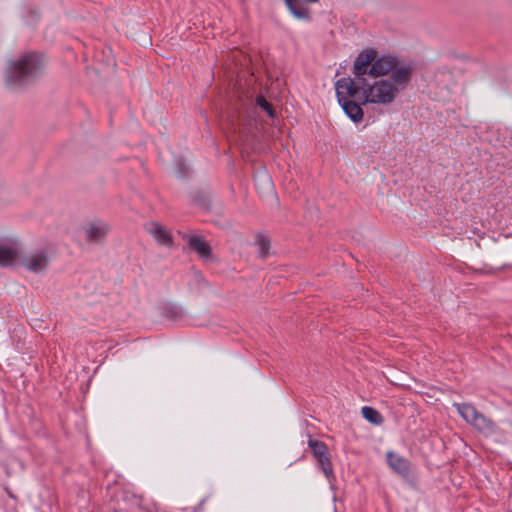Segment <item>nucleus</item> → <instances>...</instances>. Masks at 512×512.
Here are the masks:
<instances>
[{
  "label": "nucleus",
  "mask_w": 512,
  "mask_h": 512,
  "mask_svg": "<svg viewBox=\"0 0 512 512\" xmlns=\"http://www.w3.org/2000/svg\"><path fill=\"white\" fill-rule=\"evenodd\" d=\"M412 64L400 61L389 71L388 78H380L366 84H358L357 88L363 97V104L389 105L399 93L406 89L413 75Z\"/></svg>",
  "instance_id": "nucleus-1"
},
{
  "label": "nucleus",
  "mask_w": 512,
  "mask_h": 512,
  "mask_svg": "<svg viewBox=\"0 0 512 512\" xmlns=\"http://www.w3.org/2000/svg\"><path fill=\"white\" fill-rule=\"evenodd\" d=\"M400 61L388 55L377 57V52L374 49H366L359 53L354 61L352 82L357 86L366 84V75L374 78L387 76L389 71Z\"/></svg>",
  "instance_id": "nucleus-2"
},
{
  "label": "nucleus",
  "mask_w": 512,
  "mask_h": 512,
  "mask_svg": "<svg viewBox=\"0 0 512 512\" xmlns=\"http://www.w3.org/2000/svg\"><path fill=\"white\" fill-rule=\"evenodd\" d=\"M41 54L26 52L18 60L10 61L5 73L6 86L17 90L31 83L41 72Z\"/></svg>",
  "instance_id": "nucleus-3"
},
{
  "label": "nucleus",
  "mask_w": 512,
  "mask_h": 512,
  "mask_svg": "<svg viewBox=\"0 0 512 512\" xmlns=\"http://www.w3.org/2000/svg\"><path fill=\"white\" fill-rule=\"evenodd\" d=\"M338 102L345 114L354 122H360L363 119V97L359 89L352 82V78H341L335 83Z\"/></svg>",
  "instance_id": "nucleus-4"
},
{
  "label": "nucleus",
  "mask_w": 512,
  "mask_h": 512,
  "mask_svg": "<svg viewBox=\"0 0 512 512\" xmlns=\"http://www.w3.org/2000/svg\"><path fill=\"white\" fill-rule=\"evenodd\" d=\"M460 416L478 432L485 436H492L498 432L496 424L487 416L477 411V409L469 403H454Z\"/></svg>",
  "instance_id": "nucleus-5"
},
{
  "label": "nucleus",
  "mask_w": 512,
  "mask_h": 512,
  "mask_svg": "<svg viewBox=\"0 0 512 512\" xmlns=\"http://www.w3.org/2000/svg\"><path fill=\"white\" fill-rule=\"evenodd\" d=\"M110 231V226L99 219L91 221L85 228V240L90 243L102 242Z\"/></svg>",
  "instance_id": "nucleus-6"
},
{
  "label": "nucleus",
  "mask_w": 512,
  "mask_h": 512,
  "mask_svg": "<svg viewBox=\"0 0 512 512\" xmlns=\"http://www.w3.org/2000/svg\"><path fill=\"white\" fill-rule=\"evenodd\" d=\"M49 259L44 251H37L21 258V265L32 273H41L48 267Z\"/></svg>",
  "instance_id": "nucleus-7"
},
{
  "label": "nucleus",
  "mask_w": 512,
  "mask_h": 512,
  "mask_svg": "<svg viewBox=\"0 0 512 512\" xmlns=\"http://www.w3.org/2000/svg\"><path fill=\"white\" fill-rule=\"evenodd\" d=\"M182 238L187 242L188 247L196 252L202 260H208L211 257V247L202 236L183 234Z\"/></svg>",
  "instance_id": "nucleus-8"
},
{
  "label": "nucleus",
  "mask_w": 512,
  "mask_h": 512,
  "mask_svg": "<svg viewBox=\"0 0 512 512\" xmlns=\"http://www.w3.org/2000/svg\"><path fill=\"white\" fill-rule=\"evenodd\" d=\"M284 4L290 15L296 20L310 22L312 20L311 9L303 0H284Z\"/></svg>",
  "instance_id": "nucleus-9"
},
{
  "label": "nucleus",
  "mask_w": 512,
  "mask_h": 512,
  "mask_svg": "<svg viewBox=\"0 0 512 512\" xmlns=\"http://www.w3.org/2000/svg\"><path fill=\"white\" fill-rule=\"evenodd\" d=\"M147 231L155 238L158 244L172 246L173 237L170 230L166 229L160 223L155 221L150 222Z\"/></svg>",
  "instance_id": "nucleus-10"
},
{
  "label": "nucleus",
  "mask_w": 512,
  "mask_h": 512,
  "mask_svg": "<svg viewBox=\"0 0 512 512\" xmlns=\"http://www.w3.org/2000/svg\"><path fill=\"white\" fill-rule=\"evenodd\" d=\"M387 462L389 467L397 474L401 476H407L409 474V461L401 455L389 451L387 452Z\"/></svg>",
  "instance_id": "nucleus-11"
},
{
  "label": "nucleus",
  "mask_w": 512,
  "mask_h": 512,
  "mask_svg": "<svg viewBox=\"0 0 512 512\" xmlns=\"http://www.w3.org/2000/svg\"><path fill=\"white\" fill-rule=\"evenodd\" d=\"M159 313L162 317L174 322L181 320L186 315L180 305L172 302H165L160 305Z\"/></svg>",
  "instance_id": "nucleus-12"
},
{
  "label": "nucleus",
  "mask_w": 512,
  "mask_h": 512,
  "mask_svg": "<svg viewBox=\"0 0 512 512\" xmlns=\"http://www.w3.org/2000/svg\"><path fill=\"white\" fill-rule=\"evenodd\" d=\"M18 257V252L15 248L0 244V266L11 267L14 265Z\"/></svg>",
  "instance_id": "nucleus-13"
},
{
  "label": "nucleus",
  "mask_w": 512,
  "mask_h": 512,
  "mask_svg": "<svg viewBox=\"0 0 512 512\" xmlns=\"http://www.w3.org/2000/svg\"><path fill=\"white\" fill-rule=\"evenodd\" d=\"M255 246L257 247L259 257L264 259L270 251V239L263 234H258L255 238Z\"/></svg>",
  "instance_id": "nucleus-14"
},
{
  "label": "nucleus",
  "mask_w": 512,
  "mask_h": 512,
  "mask_svg": "<svg viewBox=\"0 0 512 512\" xmlns=\"http://www.w3.org/2000/svg\"><path fill=\"white\" fill-rule=\"evenodd\" d=\"M362 416L370 423L379 425L383 422L382 415L373 407L364 406L361 409Z\"/></svg>",
  "instance_id": "nucleus-15"
},
{
  "label": "nucleus",
  "mask_w": 512,
  "mask_h": 512,
  "mask_svg": "<svg viewBox=\"0 0 512 512\" xmlns=\"http://www.w3.org/2000/svg\"><path fill=\"white\" fill-rule=\"evenodd\" d=\"M255 182L257 185H261L262 188L267 191L273 190L271 178L269 177V175L266 172H259L255 176Z\"/></svg>",
  "instance_id": "nucleus-16"
},
{
  "label": "nucleus",
  "mask_w": 512,
  "mask_h": 512,
  "mask_svg": "<svg viewBox=\"0 0 512 512\" xmlns=\"http://www.w3.org/2000/svg\"><path fill=\"white\" fill-rule=\"evenodd\" d=\"M309 446L312 449V452L316 459L323 457L326 454V445L323 442L317 440H310Z\"/></svg>",
  "instance_id": "nucleus-17"
},
{
  "label": "nucleus",
  "mask_w": 512,
  "mask_h": 512,
  "mask_svg": "<svg viewBox=\"0 0 512 512\" xmlns=\"http://www.w3.org/2000/svg\"><path fill=\"white\" fill-rule=\"evenodd\" d=\"M175 174L178 178H186L187 177V165L186 161L183 157H178L175 160Z\"/></svg>",
  "instance_id": "nucleus-18"
},
{
  "label": "nucleus",
  "mask_w": 512,
  "mask_h": 512,
  "mask_svg": "<svg viewBox=\"0 0 512 512\" xmlns=\"http://www.w3.org/2000/svg\"><path fill=\"white\" fill-rule=\"evenodd\" d=\"M192 201L201 206V207H209V199L208 196L202 191H196L192 194Z\"/></svg>",
  "instance_id": "nucleus-19"
},
{
  "label": "nucleus",
  "mask_w": 512,
  "mask_h": 512,
  "mask_svg": "<svg viewBox=\"0 0 512 512\" xmlns=\"http://www.w3.org/2000/svg\"><path fill=\"white\" fill-rule=\"evenodd\" d=\"M256 104L262 108L264 111L267 112V114L270 116V117H274V109L272 107V105L265 99L264 96L262 95H259L256 97Z\"/></svg>",
  "instance_id": "nucleus-20"
},
{
  "label": "nucleus",
  "mask_w": 512,
  "mask_h": 512,
  "mask_svg": "<svg viewBox=\"0 0 512 512\" xmlns=\"http://www.w3.org/2000/svg\"><path fill=\"white\" fill-rule=\"evenodd\" d=\"M317 461L326 476L332 473V463L327 455L318 458Z\"/></svg>",
  "instance_id": "nucleus-21"
},
{
  "label": "nucleus",
  "mask_w": 512,
  "mask_h": 512,
  "mask_svg": "<svg viewBox=\"0 0 512 512\" xmlns=\"http://www.w3.org/2000/svg\"><path fill=\"white\" fill-rule=\"evenodd\" d=\"M27 14H28V16L25 21L29 25L37 23L40 19V13L35 8H28Z\"/></svg>",
  "instance_id": "nucleus-22"
},
{
  "label": "nucleus",
  "mask_w": 512,
  "mask_h": 512,
  "mask_svg": "<svg viewBox=\"0 0 512 512\" xmlns=\"http://www.w3.org/2000/svg\"><path fill=\"white\" fill-rule=\"evenodd\" d=\"M124 499L125 500L132 499L137 506H139L141 503V498L134 494H130V495L126 494Z\"/></svg>",
  "instance_id": "nucleus-23"
},
{
  "label": "nucleus",
  "mask_w": 512,
  "mask_h": 512,
  "mask_svg": "<svg viewBox=\"0 0 512 512\" xmlns=\"http://www.w3.org/2000/svg\"><path fill=\"white\" fill-rule=\"evenodd\" d=\"M206 501V498L202 499L196 506L192 507V512H202L203 511V505Z\"/></svg>",
  "instance_id": "nucleus-24"
},
{
  "label": "nucleus",
  "mask_w": 512,
  "mask_h": 512,
  "mask_svg": "<svg viewBox=\"0 0 512 512\" xmlns=\"http://www.w3.org/2000/svg\"><path fill=\"white\" fill-rule=\"evenodd\" d=\"M4 490L6 492V494L8 495L9 498L13 499V500H17V496L11 491V489L9 488V486H4Z\"/></svg>",
  "instance_id": "nucleus-25"
},
{
  "label": "nucleus",
  "mask_w": 512,
  "mask_h": 512,
  "mask_svg": "<svg viewBox=\"0 0 512 512\" xmlns=\"http://www.w3.org/2000/svg\"><path fill=\"white\" fill-rule=\"evenodd\" d=\"M318 1H319V0H306V2H308V3H316V2H318Z\"/></svg>",
  "instance_id": "nucleus-26"
}]
</instances>
